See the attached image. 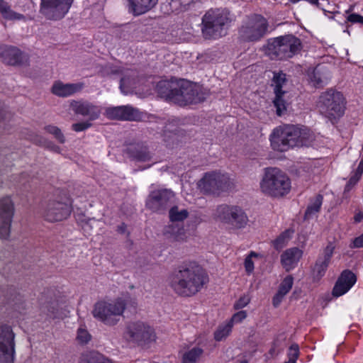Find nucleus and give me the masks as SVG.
<instances>
[{
	"instance_id": "nucleus-45",
	"label": "nucleus",
	"mask_w": 363,
	"mask_h": 363,
	"mask_svg": "<svg viewBox=\"0 0 363 363\" xmlns=\"http://www.w3.org/2000/svg\"><path fill=\"white\" fill-rule=\"evenodd\" d=\"M135 75H130V76H126L125 75L124 77H123L121 79V83H120V88L121 89V91L125 93V94H127L128 93V90H125V89H129V88H131L133 86V84H134V77Z\"/></svg>"
},
{
	"instance_id": "nucleus-48",
	"label": "nucleus",
	"mask_w": 363,
	"mask_h": 363,
	"mask_svg": "<svg viewBox=\"0 0 363 363\" xmlns=\"http://www.w3.org/2000/svg\"><path fill=\"white\" fill-rule=\"evenodd\" d=\"M247 317V313L245 311H240L238 313H235L231 320L228 323H231L232 325L233 323H240L242 320H244Z\"/></svg>"
},
{
	"instance_id": "nucleus-50",
	"label": "nucleus",
	"mask_w": 363,
	"mask_h": 363,
	"mask_svg": "<svg viewBox=\"0 0 363 363\" xmlns=\"http://www.w3.org/2000/svg\"><path fill=\"white\" fill-rule=\"evenodd\" d=\"M77 339L82 343H86L90 340V335L86 330L79 328L77 332Z\"/></svg>"
},
{
	"instance_id": "nucleus-16",
	"label": "nucleus",
	"mask_w": 363,
	"mask_h": 363,
	"mask_svg": "<svg viewBox=\"0 0 363 363\" xmlns=\"http://www.w3.org/2000/svg\"><path fill=\"white\" fill-rule=\"evenodd\" d=\"M14 214L13 203L10 197L0 199V238L7 239Z\"/></svg>"
},
{
	"instance_id": "nucleus-15",
	"label": "nucleus",
	"mask_w": 363,
	"mask_h": 363,
	"mask_svg": "<svg viewBox=\"0 0 363 363\" xmlns=\"http://www.w3.org/2000/svg\"><path fill=\"white\" fill-rule=\"evenodd\" d=\"M72 211L71 206L65 201L50 199L43 211L45 219L49 222H58L67 219Z\"/></svg>"
},
{
	"instance_id": "nucleus-53",
	"label": "nucleus",
	"mask_w": 363,
	"mask_h": 363,
	"mask_svg": "<svg viewBox=\"0 0 363 363\" xmlns=\"http://www.w3.org/2000/svg\"><path fill=\"white\" fill-rule=\"evenodd\" d=\"M350 247L351 248L363 247V233L360 236L354 238L352 242L350 244Z\"/></svg>"
},
{
	"instance_id": "nucleus-58",
	"label": "nucleus",
	"mask_w": 363,
	"mask_h": 363,
	"mask_svg": "<svg viewBox=\"0 0 363 363\" xmlns=\"http://www.w3.org/2000/svg\"><path fill=\"white\" fill-rule=\"evenodd\" d=\"M354 220L356 223H359V222L362 221L363 220V212L359 211V213H357L354 216Z\"/></svg>"
},
{
	"instance_id": "nucleus-54",
	"label": "nucleus",
	"mask_w": 363,
	"mask_h": 363,
	"mask_svg": "<svg viewBox=\"0 0 363 363\" xmlns=\"http://www.w3.org/2000/svg\"><path fill=\"white\" fill-rule=\"evenodd\" d=\"M245 268L247 274H250L254 270V263L250 257H247L244 262Z\"/></svg>"
},
{
	"instance_id": "nucleus-49",
	"label": "nucleus",
	"mask_w": 363,
	"mask_h": 363,
	"mask_svg": "<svg viewBox=\"0 0 363 363\" xmlns=\"http://www.w3.org/2000/svg\"><path fill=\"white\" fill-rule=\"evenodd\" d=\"M250 298L248 296H241L234 304L235 309H241L246 306L250 303Z\"/></svg>"
},
{
	"instance_id": "nucleus-21",
	"label": "nucleus",
	"mask_w": 363,
	"mask_h": 363,
	"mask_svg": "<svg viewBox=\"0 0 363 363\" xmlns=\"http://www.w3.org/2000/svg\"><path fill=\"white\" fill-rule=\"evenodd\" d=\"M186 84L187 89L186 96L181 98L179 101V105L181 106L191 104H198L203 101L207 96V92L201 87L191 83L190 82H182Z\"/></svg>"
},
{
	"instance_id": "nucleus-29",
	"label": "nucleus",
	"mask_w": 363,
	"mask_h": 363,
	"mask_svg": "<svg viewBox=\"0 0 363 363\" xmlns=\"http://www.w3.org/2000/svg\"><path fill=\"white\" fill-rule=\"evenodd\" d=\"M164 234L173 241H183L186 239L185 230L183 225L179 223H172L166 226Z\"/></svg>"
},
{
	"instance_id": "nucleus-57",
	"label": "nucleus",
	"mask_w": 363,
	"mask_h": 363,
	"mask_svg": "<svg viewBox=\"0 0 363 363\" xmlns=\"http://www.w3.org/2000/svg\"><path fill=\"white\" fill-rule=\"evenodd\" d=\"M279 347H280L279 340H275L273 343V346H272V349L270 350V353L272 354H273L276 352H279L278 348Z\"/></svg>"
},
{
	"instance_id": "nucleus-23",
	"label": "nucleus",
	"mask_w": 363,
	"mask_h": 363,
	"mask_svg": "<svg viewBox=\"0 0 363 363\" xmlns=\"http://www.w3.org/2000/svg\"><path fill=\"white\" fill-rule=\"evenodd\" d=\"M84 87L83 82L65 84L61 81H56L51 88V91L55 96L65 98L80 92Z\"/></svg>"
},
{
	"instance_id": "nucleus-22",
	"label": "nucleus",
	"mask_w": 363,
	"mask_h": 363,
	"mask_svg": "<svg viewBox=\"0 0 363 363\" xmlns=\"http://www.w3.org/2000/svg\"><path fill=\"white\" fill-rule=\"evenodd\" d=\"M357 277L350 270H344L338 277L333 289L332 294L335 297L346 294L356 283Z\"/></svg>"
},
{
	"instance_id": "nucleus-12",
	"label": "nucleus",
	"mask_w": 363,
	"mask_h": 363,
	"mask_svg": "<svg viewBox=\"0 0 363 363\" xmlns=\"http://www.w3.org/2000/svg\"><path fill=\"white\" fill-rule=\"evenodd\" d=\"M15 347V333L11 327L0 325V363H13Z\"/></svg>"
},
{
	"instance_id": "nucleus-38",
	"label": "nucleus",
	"mask_w": 363,
	"mask_h": 363,
	"mask_svg": "<svg viewBox=\"0 0 363 363\" xmlns=\"http://www.w3.org/2000/svg\"><path fill=\"white\" fill-rule=\"evenodd\" d=\"M232 323H228L225 325L219 326L217 330L214 333V337L217 341H220L223 338L226 337L232 330Z\"/></svg>"
},
{
	"instance_id": "nucleus-4",
	"label": "nucleus",
	"mask_w": 363,
	"mask_h": 363,
	"mask_svg": "<svg viewBox=\"0 0 363 363\" xmlns=\"http://www.w3.org/2000/svg\"><path fill=\"white\" fill-rule=\"evenodd\" d=\"M302 48L301 40L289 34L269 39L266 54L272 60H286L298 54Z\"/></svg>"
},
{
	"instance_id": "nucleus-47",
	"label": "nucleus",
	"mask_w": 363,
	"mask_h": 363,
	"mask_svg": "<svg viewBox=\"0 0 363 363\" xmlns=\"http://www.w3.org/2000/svg\"><path fill=\"white\" fill-rule=\"evenodd\" d=\"M92 123L89 121H86L83 122L76 123L72 125V129L75 132H81L84 131L90 127H91Z\"/></svg>"
},
{
	"instance_id": "nucleus-11",
	"label": "nucleus",
	"mask_w": 363,
	"mask_h": 363,
	"mask_svg": "<svg viewBox=\"0 0 363 363\" xmlns=\"http://www.w3.org/2000/svg\"><path fill=\"white\" fill-rule=\"evenodd\" d=\"M123 338L129 342L142 345L154 340L155 333L153 329L143 322H130L125 326Z\"/></svg>"
},
{
	"instance_id": "nucleus-9",
	"label": "nucleus",
	"mask_w": 363,
	"mask_h": 363,
	"mask_svg": "<svg viewBox=\"0 0 363 363\" xmlns=\"http://www.w3.org/2000/svg\"><path fill=\"white\" fill-rule=\"evenodd\" d=\"M199 185L205 193L217 196L233 189L235 186L228 174L219 172L206 173Z\"/></svg>"
},
{
	"instance_id": "nucleus-6",
	"label": "nucleus",
	"mask_w": 363,
	"mask_h": 363,
	"mask_svg": "<svg viewBox=\"0 0 363 363\" xmlns=\"http://www.w3.org/2000/svg\"><path fill=\"white\" fill-rule=\"evenodd\" d=\"M126 303L122 298L112 301L96 302L92 310L94 318L108 326H114L121 320L125 311Z\"/></svg>"
},
{
	"instance_id": "nucleus-10",
	"label": "nucleus",
	"mask_w": 363,
	"mask_h": 363,
	"mask_svg": "<svg viewBox=\"0 0 363 363\" xmlns=\"http://www.w3.org/2000/svg\"><path fill=\"white\" fill-rule=\"evenodd\" d=\"M216 218L233 230L245 228L249 221L246 213L241 207L226 204L220 205L217 208Z\"/></svg>"
},
{
	"instance_id": "nucleus-59",
	"label": "nucleus",
	"mask_w": 363,
	"mask_h": 363,
	"mask_svg": "<svg viewBox=\"0 0 363 363\" xmlns=\"http://www.w3.org/2000/svg\"><path fill=\"white\" fill-rule=\"evenodd\" d=\"M126 230V225L125 223H122L121 225L118 226L117 231L120 233H124Z\"/></svg>"
},
{
	"instance_id": "nucleus-20",
	"label": "nucleus",
	"mask_w": 363,
	"mask_h": 363,
	"mask_svg": "<svg viewBox=\"0 0 363 363\" xmlns=\"http://www.w3.org/2000/svg\"><path fill=\"white\" fill-rule=\"evenodd\" d=\"M71 107L75 114L86 118L89 121L98 119L101 113L100 106L88 101H73Z\"/></svg>"
},
{
	"instance_id": "nucleus-52",
	"label": "nucleus",
	"mask_w": 363,
	"mask_h": 363,
	"mask_svg": "<svg viewBox=\"0 0 363 363\" xmlns=\"http://www.w3.org/2000/svg\"><path fill=\"white\" fill-rule=\"evenodd\" d=\"M11 117V113L6 110L4 104L0 101V123Z\"/></svg>"
},
{
	"instance_id": "nucleus-25",
	"label": "nucleus",
	"mask_w": 363,
	"mask_h": 363,
	"mask_svg": "<svg viewBox=\"0 0 363 363\" xmlns=\"http://www.w3.org/2000/svg\"><path fill=\"white\" fill-rule=\"evenodd\" d=\"M0 59L9 65H16L22 62V52L13 46L4 45L0 47Z\"/></svg>"
},
{
	"instance_id": "nucleus-30",
	"label": "nucleus",
	"mask_w": 363,
	"mask_h": 363,
	"mask_svg": "<svg viewBox=\"0 0 363 363\" xmlns=\"http://www.w3.org/2000/svg\"><path fill=\"white\" fill-rule=\"evenodd\" d=\"M330 78V77L319 66L316 67L310 75L311 82L317 88L326 85Z\"/></svg>"
},
{
	"instance_id": "nucleus-27",
	"label": "nucleus",
	"mask_w": 363,
	"mask_h": 363,
	"mask_svg": "<svg viewBox=\"0 0 363 363\" xmlns=\"http://www.w3.org/2000/svg\"><path fill=\"white\" fill-rule=\"evenodd\" d=\"M128 11L134 16H140L153 9L158 0H128Z\"/></svg>"
},
{
	"instance_id": "nucleus-14",
	"label": "nucleus",
	"mask_w": 363,
	"mask_h": 363,
	"mask_svg": "<svg viewBox=\"0 0 363 363\" xmlns=\"http://www.w3.org/2000/svg\"><path fill=\"white\" fill-rule=\"evenodd\" d=\"M174 194L170 189H159L152 191L146 201V206L153 212L162 213L172 207Z\"/></svg>"
},
{
	"instance_id": "nucleus-64",
	"label": "nucleus",
	"mask_w": 363,
	"mask_h": 363,
	"mask_svg": "<svg viewBox=\"0 0 363 363\" xmlns=\"http://www.w3.org/2000/svg\"><path fill=\"white\" fill-rule=\"evenodd\" d=\"M290 2L293 3V4H295V3H297L300 0H289Z\"/></svg>"
},
{
	"instance_id": "nucleus-41",
	"label": "nucleus",
	"mask_w": 363,
	"mask_h": 363,
	"mask_svg": "<svg viewBox=\"0 0 363 363\" xmlns=\"http://www.w3.org/2000/svg\"><path fill=\"white\" fill-rule=\"evenodd\" d=\"M294 284V278L291 275L286 276L279 285L278 291L282 294H287L291 289Z\"/></svg>"
},
{
	"instance_id": "nucleus-31",
	"label": "nucleus",
	"mask_w": 363,
	"mask_h": 363,
	"mask_svg": "<svg viewBox=\"0 0 363 363\" xmlns=\"http://www.w3.org/2000/svg\"><path fill=\"white\" fill-rule=\"evenodd\" d=\"M80 363H115L96 351H90L82 354Z\"/></svg>"
},
{
	"instance_id": "nucleus-40",
	"label": "nucleus",
	"mask_w": 363,
	"mask_h": 363,
	"mask_svg": "<svg viewBox=\"0 0 363 363\" xmlns=\"http://www.w3.org/2000/svg\"><path fill=\"white\" fill-rule=\"evenodd\" d=\"M44 129L46 132L52 135L59 143L62 144L65 143V137L58 127L55 125H46L44 128Z\"/></svg>"
},
{
	"instance_id": "nucleus-26",
	"label": "nucleus",
	"mask_w": 363,
	"mask_h": 363,
	"mask_svg": "<svg viewBox=\"0 0 363 363\" xmlns=\"http://www.w3.org/2000/svg\"><path fill=\"white\" fill-rule=\"evenodd\" d=\"M303 251L298 247H291L281 255V262L286 271L294 269L301 258Z\"/></svg>"
},
{
	"instance_id": "nucleus-63",
	"label": "nucleus",
	"mask_w": 363,
	"mask_h": 363,
	"mask_svg": "<svg viewBox=\"0 0 363 363\" xmlns=\"http://www.w3.org/2000/svg\"><path fill=\"white\" fill-rule=\"evenodd\" d=\"M257 255L254 252H251L250 254L247 256V257H250V259H252V257H257Z\"/></svg>"
},
{
	"instance_id": "nucleus-34",
	"label": "nucleus",
	"mask_w": 363,
	"mask_h": 363,
	"mask_svg": "<svg viewBox=\"0 0 363 363\" xmlns=\"http://www.w3.org/2000/svg\"><path fill=\"white\" fill-rule=\"evenodd\" d=\"M203 353V349L199 347H194L183 354L182 363H196Z\"/></svg>"
},
{
	"instance_id": "nucleus-8",
	"label": "nucleus",
	"mask_w": 363,
	"mask_h": 363,
	"mask_svg": "<svg viewBox=\"0 0 363 363\" xmlns=\"http://www.w3.org/2000/svg\"><path fill=\"white\" fill-rule=\"evenodd\" d=\"M268 22L259 14L247 16L239 28V38L246 42L258 41L267 33Z\"/></svg>"
},
{
	"instance_id": "nucleus-13",
	"label": "nucleus",
	"mask_w": 363,
	"mask_h": 363,
	"mask_svg": "<svg viewBox=\"0 0 363 363\" xmlns=\"http://www.w3.org/2000/svg\"><path fill=\"white\" fill-rule=\"evenodd\" d=\"M73 0H41L40 12L48 20L59 21L68 13Z\"/></svg>"
},
{
	"instance_id": "nucleus-24",
	"label": "nucleus",
	"mask_w": 363,
	"mask_h": 363,
	"mask_svg": "<svg viewBox=\"0 0 363 363\" xmlns=\"http://www.w3.org/2000/svg\"><path fill=\"white\" fill-rule=\"evenodd\" d=\"M124 153L131 160L137 162H147L152 159V155L143 143H132L127 145Z\"/></svg>"
},
{
	"instance_id": "nucleus-36",
	"label": "nucleus",
	"mask_w": 363,
	"mask_h": 363,
	"mask_svg": "<svg viewBox=\"0 0 363 363\" xmlns=\"http://www.w3.org/2000/svg\"><path fill=\"white\" fill-rule=\"evenodd\" d=\"M169 219L172 222L183 221L188 216L189 212L186 209L179 210L177 206H172L169 211Z\"/></svg>"
},
{
	"instance_id": "nucleus-5",
	"label": "nucleus",
	"mask_w": 363,
	"mask_h": 363,
	"mask_svg": "<svg viewBox=\"0 0 363 363\" xmlns=\"http://www.w3.org/2000/svg\"><path fill=\"white\" fill-rule=\"evenodd\" d=\"M262 191L274 197L283 196L291 189L289 177L278 168H267L260 183Z\"/></svg>"
},
{
	"instance_id": "nucleus-33",
	"label": "nucleus",
	"mask_w": 363,
	"mask_h": 363,
	"mask_svg": "<svg viewBox=\"0 0 363 363\" xmlns=\"http://www.w3.org/2000/svg\"><path fill=\"white\" fill-rule=\"evenodd\" d=\"M323 197L320 194H318L307 207L305 212V218H311L316 213H318L321 207Z\"/></svg>"
},
{
	"instance_id": "nucleus-3",
	"label": "nucleus",
	"mask_w": 363,
	"mask_h": 363,
	"mask_svg": "<svg viewBox=\"0 0 363 363\" xmlns=\"http://www.w3.org/2000/svg\"><path fill=\"white\" fill-rule=\"evenodd\" d=\"M232 18L227 9H211L202 17L201 33L206 40H215L227 35Z\"/></svg>"
},
{
	"instance_id": "nucleus-1",
	"label": "nucleus",
	"mask_w": 363,
	"mask_h": 363,
	"mask_svg": "<svg viewBox=\"0 0 363 363\" xmlns=\"http://www.w3.org/2000/svg\"><path fill=\"white\" fill-rule=\"evenodd\" d=\"M169 285L173 291L182 297H191L199 292L208 281L207 274L196 262H185L169 274Z\"/></svg>"
},
{
	"instance_id": "nucleus-60",
	"label": "nucleus",
	"mask_w": 363,
	"mask_h": 363,
	"mask_svg": "<svg viewBox=\"0 0 363 363\" xmlns=\"http://www.w3.org/2000/svg\"><path fill=\"white\" fill-rule=\"evenodd\" d=\"M357 183H351V178L350 179L349 182H347V184H346L345 186V191H350L351 189V188L354 186Z\"/></svg>"
},
{
	"instance_id": "nucleus-46",
	"label": "nucleus",
	"mask_w": 363,
	"mask_h": 363,
	"mask_svg": "<svg viewBox=\"0 0 363 363\" xmlns=\"http://www.w3.org/2000/svg\"><path fill=\"white\" fill-rule=\"evenodd\" d=\"M33 177L27 172H23L18 177L16 183L18 186L27 189L29 186V183L32 181Z\"/></svg>"
},
{
	"instance_id": "nucleus-55",
	"label": "nucleus",
	"mask_w": 363,
	"mask_h": 363,
	"mask_svg": "<svg viewBox=\"0 0 363 363\" xmlns=\"http://www.w3.org/2000/svg\"><path fill=\"white\" fill-rule=\"evenodd\" d=\"M284 294H281L277 291V293L274 295L272 300V303L274 307H278L281 302L282 301L283 298L284 297Z\"/></svg>"
},
{
	"instance_id": "nucleus-43",
	"label": "nucleus",
	"mask_w": 363,
	"mask_h": 363,
	"mask_svg": "<svg viewBox=\"0 0 363 363\" xmlns=\"http://www.w3.org/2000/svg\"><path fill=\"white\" fill-rule=\"evenodd\" d=\"M288 361L284 363H296L299 356V347L297 344H293L289 347L288 353Z\"/></svg>"
},
{
	"instance_id": "nucleus-56",
	"label": "nucleus",
	"mask_w": 363,
	"mask_h": 363,
	"mask_svg": "<svg viewBox=\"0 0 363 363\" xmlns=\"http://www.w3.org/2000/svg\"><path fill=\"white\" fill-rule=\"evenodd\" d=\"M363 173L362 169L357 168L354 174L351 177V183H357L361 178Z\"/></svg>"
},
{
	"instance_id": "nucleus-42",
	"label": "nucleus",
	"mask_w": 363,
	"mask_h": 363,
	"mask_svg": "<svg viewBox=\"0 0 363 363\" xmlns=\"http://www.w3.org/2000/svg\"><path fill=\"white\" fill-rule=\"evenodd\" d=\"M177 130H172L169 126L165 127V130L164 131V141L167 143V145H173L174 140H177V133H176Z\"/></svg>"
},
{
	"instance_id": "nucleus-51",
	"label": "nucleus",
	"mask_w": 363,
	"mask_h": 363,
	"mask_svg": "<svg viewBox=\"0 0 363 363\" xmlns=\"http://www.w3.org/2000/svg\"><path fill=\"white\" fill-rule=\"evenodd\" d=\"M347 21L352 23L363 24V16L357 13H351L347 15Z\"/></svg>"
},
{
	"instance_id": "nucleus-19",
	"label": "nucleus",
	"mask_w": 363,
	"mask_h": 363,
	"mask_svg": "<svg viewBox=\"0 0 363 363\" xmlns=\"http://www.w3.org/2000/svg\"><path fill=\"white\" fill-rule=\"evenodd\" d=\"M286 83V74L283 72L274 73L272 79V86L276 95L274 100V105L276 107L277 114L279 116L286 111V103L282 99L285 91L282 90L284 85Z\"/></svg>"
},
{
	"instance_id": "nucleus-28",
	"label": "nucleus",
	"mask_w": 363,
	"mask_h": 363,
	"mask_svg": "<svg viewBox=\"0 0 363 363\" xmlns=\"http://www.w3.org/2000/svg\"><path fill=\"white\" fill-rule=\"evenodd\" d=\"M178 81L177 79L171 80H162L157 84L156 90L158 94L162 97L173 102L174 92L178 87Z\"/></svg>"
},
{
	"instance_id": "nucleus-2",
	"label": "nucleus",
	"mask_w": 363,
	"mask_h": 363,
	"mask_svg": "<svg viewBox=\"0 0 363 363\" xmlns=\"http://www.w3.org/2000/svg\"><path fill=\"white\" fill-rule=\"evenodd\" d=\"M269 140L273 150L285 152L295 147L310 145L314 140V135L306 127L286 125L276 128Z\"/></svg>"
},
{
	"instance_id": "nucleus-18",
	"label": "nucleus",
	"mask_w": 363,
	"mask_h": 363,
	"mask_svg": "<svg viewBox=\"0 0 363 363\" xmlns=\"http://www.w3.org/2000/svg\"><path fill=\"white\" fill-rule=\"evenodd\" d=\"M106 116L112 120L140 121L142 116L140 111L130 106H121L108 108Z\"/></svg>"
},
{
	"instance_id": "nucleus-37",
	"label": "nucleus",
	"mask_w": 363,
	"mask_h": 363,
	"mask_svg": "<svg viewBox=\"0 0 363 363\" xmlns=\"http://www.w3.org/2000/svg\"><path fill=\"white\" fill-rule=\"evenodd\" d=\"M292 233L293 231L290 230H286L284 232H283L276 240H274V247L277 250L284 247L291 238Z\"/></svg>"
},
{
	"instance_id": "nucleus-32",
	"label": "nucleus",
	"mask_w": 363,
	"mask_h": 363,
	"mask_svg": "<svg viewBox=\"0 0 363 363\" xmlns=\"http://www.w3.org/2000/svg\"><path fill=\"white\" fill-rule=\"evenodd\" d=\"M0 13L7 21H21L26 19L23 14L13 11L11 6L6 1L0 2Z\"/></svg>"
},
{
	"instance_id": "nucleus-61",
	"label": "nucleus",
	"mask_w": 363,
	"mask_h": 363,
	"mask_svg": "<svg viewBox=\"0 0 363 363\" xmlns=\"http://www.w3.org/2000/svg\"><path fill=\"white\" fill-rule=\"evenodd\" d=\"M354 8V5L350 6V8L345 11V13L348 15L350 14V13L353 11Z\"/></svg>"
},
{
	"instance_id": "nucleus-44",
	"label": "nucleus",
	"mask_w": 363,
	"mask_h": 363,
	"mask_svg": "<svg viewBox=\"0 0 363 363\" xmlns=\"http://www.w3.org/2000/svg\"><path fill=\"white\" fill-rule=\"evenodd\" d=\"M37 143L40 145L43 146L44 147L54 152L59 153L60 152V147L57 145H56L53 142L48 140L43 137H40Z\"/></svg>"
},
{
	"instance_id": "nucleus-7",
	"label": "nucleus",
	"mask_w": 363,
	"mask_h": 363,
	"mask_svg": "<svg viewBox=\"0 0 363 363\" xmlns=\"http://www.w3.org/2000/svg\"><path fill=\"white\" fill-rule=\"evenodd\" d=\"M318 108L319 112L330 121L340 118L345 111V98L342 93L328 89L320 96Z\"/></svg>"
},
{
	"instance_id": "nucleus-39",
	"label": "nucleus",
	"mask_w": 363,
	"mask_h": 363,
	"mask_svg": "<svg viewBox=\"0 0 363 363\" xmlns=\"http://www.w3.org/2000/svg\"><path fill=\"white\" fill-rule=\"evenodd\" d=\"M188 82L184 79H179L178 81V87L177 88V91L174 92V96L173 98V102L179 105V101H180L181 98H184L186 96L187 86L186 84H183L182 82Z\"/></svg>"
},
{
	"instance_id": "nucleus-35",
	"label": "nucleus",
	"mask_w": 363,
	"mask_h": 363,
	"mask_svg": "<svg viewBox=\"0 0 363 363\" xmlns=\"http://www.w3.org/2000/svg\"><path fill=\"white\" fill-rule=\"evenodd\" d=\"M58 303L56 301H51L43 303L41 306L42 312L46 313L50 318H58Z\"/></svg>"
},
{
	"instance_id": "nucleus-62",
	"label": "nucleus",
	"mask_w": 363,
	"mask_h": 363,
	"mask_svg": "<svg viewBox=\"0 0 363 363\" xmlns=\"http://www.w3.org/2000/svg\"><path fill=\"white\" fill-rule=\"evenodd\" d=\"M357 168H359V169H363V158L360 160V162H359V164H358V167Z\"/></svg>"
},
{
	"instance_id": "nucleus-17",
	"label": "nucleus",
	"mask_w": 363,
	"mask_h": 363,
	"mask_svg": "<svg viewBox=\"0 0 363 363\" xmlns=\"http://www.w3.org/2000/svg\"><path fill=\"white\" fill-rule=\"evenodd\" d=\"M335 246L329 242L320 253L312 267L313 278L315 281L320 280L325 274L333 255Z\"/></svg>"
}]
</instances>
